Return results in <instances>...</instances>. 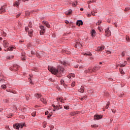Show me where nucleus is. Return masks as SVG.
Segmentation results:
<instances>
[{"instance_id": "4d7b16f0", "label": "nucleus", "mask_w": 130, "mask_h": 130, "mask_svg": "<svg viewBox=\"0 0 130 130\" xmlns=\"http://www.w3.org/2000/svg\"><path fill=\"white\" fill-rule=\"evenodd\" d=\"M114 24L115 27H117V23H114Z\"/></svg>"}, {"instance_id": "2eb2a0df", "label": "nucleus", "mask_w": 130, "mask_h": 130, "mask_svg": "<svg viewBox=\"0 0 130 130\" xmlns=\"http://www.w3.org/2000/svg\"><path fill=\"white\" fill-rule=\"evenodd\" d=\"M96 34V31H95V30L92 29L91 31V35L92 36V37H94V36H95Z\"/></svg>"}, {"instance_id": "6e6552de", "label": "nucleus", "mask_w": 130, "mask_h": 130, "mask_svg": "<svg viewBox=\"0 0 130 130\" xmlns=\"http://www.w3.org/2000/svg\"><path fill=\"white\" fill-rule=\"evenodd\" d=\"M102 118V115H95L94 116V119L96 120L101 119V118Z\"/></svg>"}, {"instance_id": "5701e85b", "label": "nucleus", "mask_w": 130, "mask_h": 130, "mask_svg": "<svg viewBox=\"0 0 130 130\" xmlns=\"http://www.w3.org/2000/svg\"><path fill=\"white\" fill-rule=\"evenodd\" d=\"M79 92H80V93H84V87H81L80 89H79Z\"/></svg>"}, {"instance_id": "4c0bfd02", "label": "nucleus", "mask_w": 130, "mask_h": 130, "mask_svg": "<svg viewBox=\"0 0 130 130\" xmlns=\"http://www.w3.org/2000/svg\"><path fill=\"white\" fill-rule=\"evenodd\" d=\"M101 23H102V21L101 20H99L98 23H96V25H100V24H101Z\"/></svg>"}, {"instance_id": "b1692460", "label": "nucleus", "mask_w": 130, "mask_h": 130, "mask_svg": "<svg viewBox=\"0 0 130 130\" xmlns=\"http://www.w3.org/2000/svg\"><path fill=\"white\" fill-rule=\"evenodd\" d=\"M71 4H72L73 7H76L77 6V5H78V2L76 1L75 2H73Z\"/></svg>"}, {"instance_id": "de8ad7c7", "label": "nucleus", "mask_w": 130, "mask_h": 130, "mask_svg": "<svg viewBox=\"0 0 130 130\" xmlns=\"http://www.w3.org/2000/svg\"><path fill=\"white\" fill-rule=\"evenodd\" d=\"M109 107V103H108L106 106V109H108Z\"/></svg>"}, {"instance_id": "052dcab7", "label": "nucleus", "mask_w": 130, "mask_h": 130, "mask_svg": "<svg viewBox=\"0 0 130 130\" xmlns=\"http://www.w3.org/2000/svg\"><path fill=\"white\" fill-rule=\"evenodd\" d=\"M80 11H84V8H81Z\"/></svg>"}, {"instance_id": "c03bdc74", "label": "nucleus", "mask_w": 130, "mask_h": 130, "mask_svg": "<svg viewBox=\"0 0 130 130\" xmlns=\"http://www.w3.org/2000/svg\"><path fill=\"white\" fill-rule=\"evenodd\" d=\"M3 35L4 36V37H6V36H7V33L3 31Z\"/></svg>"}, {"instance_id": "9d476101", "label": "nucleus", "mask_w": 130, "mask_h": 130, "mask_svg": "<svg viewBox=\"0 0 130 130\" xmlns=\"http://www.w3.org/2000/svg\"><path fill=\"white\" fill-rule=\"evenodd\" d=\"M105 47L104 46H102L101 47H98L97 48V51H102V50H103V49H104Z\"/></svg>"}, {"instance_id": "3c124183", "label": "nucleus", "mask_w": 130, "mask_h": 130, "mask_svg": "<svg viewBox=\"0 0 130 130\" xmlns=\"http://www.w3.org/2000/svg\"><path fill=\"white\" fill-rule=\"evenodd\" d=\"M12 116H13L12 114H9L8 117H12Z\"/></svg>"}, {"instance_id": "58836bf2", "label": "nucleus", "mask_w": 130, "mask_h": 130, "mask_svg": "<svg viewBox=\"0 0 130 130\" xmlns=\"http://www.w3.org/2000/svg\"><path fill=\"white\" fill-rule=\"evenodd\" d=\"M92 127H98V125L94 124V125H91Z\"/></svg>"}, {"instance_id": "20e7f679", "label": "nucleus", "mask_w": 130, "mask_h": 130, "mask_svg": "<svg viewBox=\"0 0 130 130\" xmlns=\"http://www.w3.org/2000/svg\"><path fill=\"white\" fill-rule=\"evenodd\" d=\"M60 83H61V84H63L64 87H66V86H67V85H66V84H64V83H67V84L70 83V79H68V78H67L65 79L64 81L63 80H61Z\"/></svg>"}, {"instance_id": "7ed1b4c3", "label": "nucleus", "mask_w": 130, "mask_h": 130, "mask_svg": "<svg viewBox=\"0 0 130 130\" xmlns=\"http://www.w3.org/2000/svg\"><path fill=\"white\" fill-rule=\"evenodd\" d=\"M25 123H16L13 125V127L14 128H16V129H19L20 127L22 128L23 126H24Z\"/></svg>"}, {"instance_id": "e433bc0d", "label": "nucleus", "mask_w": 130, "mask_h": 130, "mask_svg": "<svg viewBox=\"0 0 130 130\" xmlns=\"http://www.w3.org/2000/svg\"><path fill=\"white\" fill-rule=\"evenodd\" d=\"M32 22H29V24H28V27H29V28H32Z\"/></svg>"}, {"instance_id": "a18cd8bd", "label": "nucleus", "mask_w": 130, "mask_h": 130, "mask_svg": "<svg viewBox=\"0 0 130 130\" xmlns=\"http://www.w3.org/2000/svg\"><path fill=\"white\" fill-rule=\"evenodd\" d=\"M21 16V13H19L16 15V18H19Z\"/></svg>"}, {"instance_id": "393cba45", "label": "nucleus", "mask_w": 130, "mask_h": 130, "mask_svg": "<svg viewBox=\"0 0 130 130\" xmlns=\"http://www.w3.org/2000/svg\"><path fill=\"white\" fill-rule=\"evenodd\" d=\"M40 101L43 102V103H44V104H46V100L43 98L41 99Z\"/></svg>"}, {"instance_id": "f257e3e1", "label": "nucleus", "mask_w": 130, "mask_h": 130, "mask_svg": "<svg viewBox=\"0 0 130 130\" xmlns=\"http://www.w3.org/2000/svg\"><path fill=\"white\" fill-rule=\"evenodd\" d=\"M49 72L53 74V75H56L57 77H60L61 76L66 75V70L61 66H58L57 68L52 67L51 66L48 67Z\"/></svg>"}, {"instance_id": "37998d69", "label": "nucleus", "mask_w": 130, "mask_h": 130, "mask_svg": "<svg viewBox=\"0 0 130 130\" xmlns=\"http://www.w3.org/2000/svg\"><path fill=\"white\" fill-rule=\"evenodd\" d=\"M62 64H63L64 66H67V62L66 61H63L62 62Z\"/></svg>"}, {"instance_id": "bb28decb", "label": "nucleus", "mask_w": 130, "mask_h": 130, "mask_svg": "<svg viewBox=\"0 0 130 130\" xmlns=\"http://www.w3.org/2000/svg\"><path fill=\"white\" fill-rule=\"evenodd\" d=\"M13 68H14V70H15V68L16 71H18V69H19V66L14 65Z\"/></svg>"}, {"instance_id": "f704fd0d", "label": "nucleus", "mask_w": 130, "mask_h": 130, "mask_svg": "<svg viewBox=\"0 0 130 130\" xmlns=\"http://www.w3.org/2000/svg\"><path fill=\"white\" fill-rule=\"evenodd\" d=\"M126 41H130V39H129V36H126Z\"/></svg>"}, {"instance_id": "8fccbe9b", "label": "nucleus", "mask_w": 130, "mask_h": 130, "mask_svg": "<svg viewBox=\"0 0 130 130\" xmlns=\"http://www.w3.org/2000/svg\"><path fill=\"white\" fill-rule=\"evenodd\" d=\"M127 60L128 61V62H130V57L127 58Z\"/></svg>"}, {"instance_id": "7c9ffc66", "label": "nucleus", "mask_w": 130, "mask_h": 130, "mask_svg": "<svg viewBox=\"0 0 130 130\" xmlns=\"http://www.w3.org/2000/svg\"><path fill=\"white\" fill-rule=\"evenodd\" d=\"M13 49H14V47H9V48H8V50H9V51H13Z\"/></svg>"}, {"instance_id": "603ef678", "label": "nucleus", "mask_w": 130, "mask_h": 130, "mask_svg": "<svg viewBox=\"0 0 130 130\" xmlns=\"http://www.w3.org/2000/svg\"><path fill=\"white\" fill-rule=\"evenodd\" d=\"M122 56H124V55H125V54L124 53V52H122L121 54Z\"/></svg>"}, {"instance_id": "bf43d9fd", "label": "nucleus", "mask_w": 130, "mask_h": 130, "mask_svg": "<svg viewBox=\"0 0 130 130\" xmlns=\"http://www.w3.org/2000/svg\"><path fill=\"white\" fill-rule=\"evenodd\" d=\"M31 54H35V53H34V51H31Z\"/></svg>"}, {"instance_id": "774afa93", "label": "nucleus", "mask_w": 130, "mask_h": 130, "mask_svg": "<svg viewBox=\"0 0 130 130\" xmlns=\"http://www.w3.org/2000/svg\"><path fill=\"white\" fill-rule=\"evenodd\" d=\"M51 116V115H49V116H47V117H50Z\"/></svg>"}, {"instance_id": "412c9836", "label": "nucleus", "mask_w": 130, "mask_h": 130, "mask_svg": "<svg viewBox=\"0 0 130 130\" xmlns=\"http://www.w3.org/2000/svg\"><path fill=\"white\" fill-rule=\"evenodd\" d=\"M71 77H72V78H75V77H76V75H75V74H70V76H68L67 79H69V81H70V79H71Z\"/></svg>"}, {"instance_id": "6e6d98bb", "label": "nucleus", "mask_w": 130, "mask_h": 130, "mask_svg": "<svg viewBox=\"0 0 130 130\" xmlns=\"http://www.w3.org/2000/svg\"><path fill=\"white\" fill-rule=\"evenodd\" d=\"M11 57H11V56H8V57H7V59H11Z\"/></svg>"}, {"instance_id": "ddd939ff", "label": "nucleus", "mask_w": 130, "mask_h": 130, "mask_svg": "<svg viewBox=\"0 0 130 130\" xmlns=\"http://www.w3.org/2000/svg\"><path fill=\"white\" fill-rule=\"evenodd\" d=\"M76 25H77V26H81V25H83V21H82V20H78L76 23Z\"/></svg>"}, {"instance_id": "4468645a", "label": "nucleus", "mask_w": 130, "mask_h": 130, "mask_svg": "<svg viewBox=\"0 0 130 130\" xmlns=\"http://www.w3.org/2000/svg\"><path fill=\"white\" fill-rule=\"evenodd\" d=\"M3 43L5 47H8L9 46V43L7 41H4Z\"/></svg>"}, {"instance_id": "39448f33", "label": "nucleus", "mask_w": 130, "mask_h": 130, "mask_svg": "<svg viewBox=\"0 0 130 130\" xmlns=\"http://www.w3.org/2000/svg\"><path fill=\"white\" fill-rule=\"evenodd\" d=\"M6 5H4L1 7L0 9V14H4V13H6Z\"/></svg>"}, {"instance_id": "5fc2aeb1", "label": "nucleus", "mask_w": 130, "mask_h": 130, "mask_svg": "<svg viewBox=\"0 0 130 130\" xmlns=\"http://www.w3.org/2000/svg\"><path fill=\"white\" fill-rule=\"evenodd\" d=\"M66 24H69V21L68 20H65Z\"/></svg>"}, {"instance_id": "4be33fe9", "label": "nucleus", "mask_w": 130, "mask_h": 130, "mask_svg": "<svg viewBox=\"0 0 130 130\" xmlns=\"http://www.w3.org/2000/svg\"><path fill=\"white\" fill-rule=\"evenodd\" d=\"M57 101H60V102H62V103H64V102H63V100H62V99H61V98H57Z\"/></svg>"}, {"instance_id": "09e8293b", "label": "nucleus", "mask_w": 130, "mask_h": 130, "mask_svg": "<svg viewBox=\"0 0 130 130\" xmlns=\"http://www.w3.org/2000/svg\"><path fill=\"white\" fill-rule=\"evenodd\" d=\"M59 109H61V106L60 105H59V106H58V110H59Z\"/></svg>"}, {"instance_id": "13d9d810", "label": "nucleus", "mask_w": 130, "mask_h": 130, "mask_svg": "<svg viewBox=\"0 0 130 130\" xmlns=\"http://www.w3.org/2000/svg\"><path fill=\"white\" fill-rule=\"evenodd\" d=\"M48 114V111H46L45 115H47Z\"/></svg>"}, {"instance_id": "9b49d317", "label": "nucleus", "mask_w": 130, "mask_h": 130, "mask_svg": "<svg viewBox=\"0 0 130 130\" xmlns=\"http://www.w3.org/2000/svg\"><path fill=\"white\" fill-rule=\"evenodd\" d=\"M20 0H18L17 1L15 2V3L14 4V7H19V6H20Z\"/></svg>"}, {"instance_id": "e2e57ef3", "label": "nucleus", "mask_w": 130, "mask_h": 130, "mask_svg": "<svg viewBox=\"0 0 130 130\" xmlns=\"http://www.w3.org/2000/svg\"><path fill=\"white\" fill-rule=\"evenodd\" d=\"M75 68H78L79 67V65H76V66H75Z\"/></svg>"}, {"instance_id": "680f3d73", "label": "nucleus", "mask_w": 130, "mask_h": 130, "mask_svg": "<svg viewBox=\"0 0 130 130\" xmlns=\"http://www.w3.org/2000/svg\"><path fill=\"white\" fill-rule=\"evenodd\" d=\"M91 14H92V16H95V13H92V12H91Z\"/></svg>"}, {"instance_id": "864d4df0", "label": "nucleus", "mask_w": 130, "mask_h": 130, "mask_svg": "<svg viewBox=\"0 0 130 130\" xmlns=\"http://www.w3.org/2000/svg\"><path fill=\"white\" fill-rule=\"evenodd\" d=\"M27 30H29V28L28 27H25V31H27Z\"/></svg>"}, {"instance_id": "0e129e2a", "label": "nucleus", "mask_w": 130, "mask_h": 130, "mask_svg": "<svg viewBox=\"0 0 130 130\" xmlns=\"http://www.w3.org/2000/svg\"><path fill=\"white\" fill-rule=\"evenodd\" d=\"M112 111L113 113H114V112H115V111L114 110H112Z\"/></svg>"}, {"instance_id": "dca6fc26", "label": "nucleus", "mask_w": 130, "mask_h": 130, "mask_svg": "<svg viewBox=\"0 0 130 130\" xmlns=\"http://www.w3.org/2000/svg\"><path fill=\"white\" fill-rule=\"evenodd\" d=\"M72 13H73V10H72L71 9H70L69 10H68V12H65L66 15H71V14H72Z\"/></svg>"}, {"instance_id": "f03ea898", "label": "nucleus", "mask_w": 130, "mask_h": 130, "mask_svg": "<svg viewBox=\"0 0 130 130\" xmlns=\"http://www.w3.org/2000/svg\"><path fill=\"white\" fill-rule=\"evenodd\" d=\"M100 69V66H96L93 68V69H92V68H88V70H85L84 71V72L85 73V74H88V73H93V72H96V71H98V70H99Z\"/></svg>"}, {"instance_id": "f3484780", "label": "nucleus", "mask_w": 130, "mask_h": 130, "mask_svg": "<svg viewBox=\"0 0 130 130\" xmlns=\"http://www.w3.org/2000/svg\"><path fill=\"white\" fill-rule=\"evenodd\" d=\"M76 47H79V48H81L82 46V44L79 42H76V44L75 45Z\"/></svg>"}, {"instance_id": "a878e982", "label": "nucleus", "mask_w": 130, "mask_h": 130, "mask_svg": "<svg viewBox=\"0 0 130 130\" xmlns=\"http://www.w3.org/2000/svg\"><path fill=\"white\" fill-rule=\"evenodd\" d=\"M126 64V62H124V63H120V67L122 68L123 67H124Z\"/></svg>"}, {"instance_id": "6ab92c4d", "label": "nucleus", "mask_w": 130, "mask_h": 130, "mask_svg": "<svg viewBox=\"0 0 130 130\" xmlns=\"http://www.w3.org/2000/svg\"><path fill=\"white\" fill-rule=\"evenodd\" d=\"M43 23L46 26V27H47V28H49V27H50V25L48 24L47 21H43Z\"/></svg>"}, {"instance_id": "c9c22d12", "label": "nucleus", "mask_w": 130, "mask_h": 130, "mask_svg": "<svg viewBox=\"0 0 130 130\" xmlns=\"http://www.w3.org/2000/svg\"><path fill=\"white\" fill-rule=\"evenodd\" d=\"M70 115H72V116H74V115H76V113L71 112V113H70Z\"/></svg>"}, {"instance_id": "1a4fd4ad", "label": "nucleus", "mask_w": 130, "mask_h": 130, "mask_svg": "<svg viewBox=\"0 0 130 130\" xmlns=\"http://www.w3.org/2000/svg\"><path fill=\"white\" fill-rule=\"evenodd\" d=\"M52 106L54 107L53 111H55L58 107V103H57V105H54V104H52Z\"/></svg>"}, {"instance_id": "ea45409f", "label": "nucleus", "mask_w": 130, "mask_h": 130, "mask_svg": "<svg viewBox=\"0 0 130 130\" xmlns=\"http://www.w3.org/2000/svg\"><path fill=\"white\" fill-rule=\"evenodd\" d=\"M91 16H92V13H90V14L87 13V17H91Z\"/></svg>"}, {"instance_id": "cd10ccee", "label": "nucleus", "mask_w": 130, "mask_h": 130, "mask_svg": "<svg viewBox=\"0 0 130 130\" xmlns=\"http://www.w3.org/2000/svg\"><path fill=\"white\" fill-rule=\"evenodd\" d=\"M21 58L22 60H25V59H26V58H25V54H23L22 55Z\"/></svg>"}, {"instance_id": "c85d7f7f", "label": "nucleus", "mask_w": 130, "mask_h": 130, "mask_svg": "<svg viewBox=\"0 0 130 130\" xmlns=\"http://www.w3.org/2000/svg\"><path fill=\"white\" fill-rule=\"evenodd\" d=\"M84 55H88V56H91L92 54L91 53H85Z\"/></svg>"}, {"instance_id": "423d86ee", "label": "nucleus", "mask_w": 130, "mask_h": 130, "mask_svg": "<svg viewBox=\"0 0 130 130\" xmlns=\"http://www.w3.org/2000/svg\"><path fill=\"white\" fill-rule=\"evenodd\" d=\"M40 29H41V30H40V32L41 35L43 34V33L45 32V29L44 28V26H40Z\"/></svg>"}, {"instance_id": "338daca9", "label": "nucleus", "mask_w": 130, "mask_h": 130, "mask_svg": "<svg viewBox=\"0 0 130 130\" xmlns=\"http://www.w3.org/2000/svg\"><path fill=\"white\" fill-rule=\"evenodd\" d=\"M109 80L110 81H112V79H111V78H109Z\"/></svg>"}, {"instance_id": "f8f14e48", "label": "nucleus", "mask_w": 130, "mask_h": 130, "mask_svg": "<svg viewBox=\"0 0 130 130\" xmlns=\"http://www.w3.org/2000/svg\"><path fill=\"white\" fill-rule=\"evenodd\" d=\"M33 32H34V30L32 29H30L28 31V35H29V37H32Z\"/></svg>"}, {"instance_id": "0eeeda50", "label": "nucleus", "mask_w": 130, "mask_h": 130, "mask_svg": "<svg viewBox=\"0 0 130 130\" xmlns=\"http://www.w3.org/2000/svg\"><path fill=\"white\" fill-rule=\"evenodd\" d=\"M106 34L107 36H110L111 35V32L109 30V28H108L105 30Z\"/></svg>"}, {"instance_id": "49530a36", "label": "nucleus", "mask_w": 130, "mask_h": 130, "mask_svg": "<svg viewBox=\"0 0 130 130\" xmlns=\"http://www.w3.org/2000/svg\"><path fill=\"white\" fill-rule=\"evenodd\" d=\"M120 73H121V74L122 75H124V72H123V70H121V71H120Z\"/></svg>"}, {"instance_id": "79ce46f5", "label": "nucleus", "mask_w": 130, "mask_h": 130, "mask_svg": "<svg viewBox=\"0 0 130 130\" xmlns=\"http://www.w3.org/2000/svg\"><path fill=\"white\" fill-rule=\"evenodd\" d=\"M64 109H69V107L68 106H64Z\"/></svg>"}, {"instance_id": "473e14b6", "label": "nucleus", "mask_w": 130, "mask_h": 130, "mask_svg": "<svg viewBox=\"0 0 130 130\" xmlns=\"http://www.w3.org/2000/svg\"><path fill=\"white\" fill-rule=\"evenodd\" d=\"M36 55L37 57H39V56H40V53H39L38 52H37L36 53Z\"/></svg>"}, {"instance_id": "aec40b11", "label": "nucleus", "mask_w": 130, "mask_h": 130, "mask_svg": "<svg viewBox=\"0 0 130 130\" xmlns=\"http://www.w3.org/2000/svg\"><path fill=\"white\" fill-rule=\"evenodd\" d=\"M80 100H81V101H83V100H86L87 99V96L86 95H84L82 97H80L79 98Z\"/></svg>"}, {"instance_id": "a19ab883", "label": "nucleus", "mask_w": 130, "mask_h": 130, "mask_svg": "<svg viewBox=\"0 0 130 130\" xmlns=\"http://www.w3.org/2000/svg\"><path fill=\"white\" fill-rule=\"evenodd\" d=\"M32 116H35L36 115V112H33L31 113Z\"/></svg>"}, {"instance_id": "a211bd4d", "label": "nucleus", "mask_w": 130, "mask_h": 130, "mask_svg": "<svg viewBox=\"0 0 130 130\" xmlns=\"http://www.w3.org/2000/svg\"><path fill=\"white\" fill-rule=\"evenodd\" d=\"M35 97L37 98L38 99H39L41 97V94L40 93H36L35 94Z\"/></svg>"}, {"instance_id": "69168bd1", "label": "nucleus", "mask_w": 130, "mask_h": 130, "mask_svg": "<svg viewBox=\"0 0 130 130\" xmlns=\"http://www.w3.org/2000/svg\"><path fill=\"white\" fill-rule=\"evenodd\" d=\"M28 1H29V0H22V1H23V2H28Z\"/></svg>"}, {"instance_id": "c756f323", "label": "nucleus", "mask_w": 130, "mask_h": 130, "mask_svg": "<svg viewBox=\"0 0 130 130\" xmlns=\"http://www.w3.org/2000/svg\"><path fill=\"white\" fill-rule=\"evenodd\" d=\"M76 85V82L73 81L72 83H71V86L72 87H75Z\"/></svg>"}, {"instance_id": "72a5a7b5", "label": "nucleus", "mask_w": 130, "mask_h": 130, "mask_svg": "<svg viewBox=\"0 0 130 130\" xmlns=\"http://www.w3.org/2000/svg\"><path fill=\"white\" fill-rule=\"evenodd\" d=\"M129 10H130L129 7H127V8H125L124 11H125V12H127V11H129Z\"/></svg>"}, {"instance_id": "2f4dec72", "label": "nucleus", "mask_w": 130, "mask_h": 130, "mask_svg": "<svg viewBox=\"0 0 130 130\" xmlns=\"http://www.w3.org/2000/svg\"><path fill=\"white\" fill-rule=\"evenodd\" d=\"M1 87H2V89H7V85H2V86H1Z\"/></svg>"}]
</instances>
